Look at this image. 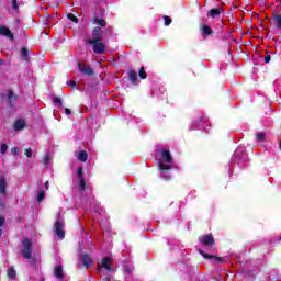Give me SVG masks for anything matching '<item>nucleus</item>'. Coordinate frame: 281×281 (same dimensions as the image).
Returning <instances> with one entry per match:
<instances>
[{"instance_id": "nucleus-48", "label": "nucleus", "mask_w": 281, "mask_h": 281, "mask_svg": "<svg viewBox=\"0 0 281 281\" xmlns=\"http://www.w3.org/2000/svg\"><path fill=\"white\" fill-rule=\"evenodd\" d=\"M167 179H170V176H165Z\"/></svg>"}, {"instance_id": "nucleus-38", "label": "nucleus", "mask_w": 281, "mask_h": 281, "mask_svg": "<svg viewBox=\"0 0 281 281\" xmlns=\"http://www.w3.org/2000/svg\"><path fill=\"white\" fill-rule=\"evenodd\" d=\"M68 87H71L72 89H76L77 83L74 80L68 81Z\"/></svg>"}, {"instance_id": "nucleus-46", "label": "nucleus", "mask_w": 281, "mask_h": 281, "mask_svg": "<svg viewBox=\"0 0 281 281\" xmlns=\"http://www.w3.org/2000/svg\"><path fill=\"white\" fill-rule=\"evenodd\" d=\"M3 65V59L0 58V66Z\"/></svg>"}, {"instance_id": "nucleus-18", "label": "nucleus", "mask_w": 281, "mask_h": 281, "mask_svg": "<svg viewBox=\"0 0 281 281\" xmlns=\"http://www.w3.org/2000/svg\"><path fill=\"white\" fill-rule=\"evenodd\" d=\"M201 32L202 34H204V36H212V34H214V31L212 30V27L206 24L202 25Z\"/></svg>"}, {"instance_id": "nucleus-37", "label": "nucleus", "mask_w": 281, "mask_h": 281, "mask_svg": "<svg viewBox=\"0 0 281 281\" xmlns=\"http://www.w3.org/2000/svg\"><path fill=\"white\" fill-rule=\"evenodd\" d=\"M44 164L47 166V164H49V161H52V158L49 157V155H46L43 159Z\"/></svg>"}, {"instance_id": "nucleus-45", "label": "nucleus", "mask_w": 281, "mask_h": 281, "mask_svg": "<svg viewBox=\"0 0 281 281\" xmlns=\"http://www.w3.org/2000/svg\"><path fill=\"white\" fill-rule=\"evenodd\" d=\"M0 236H3V229H0Z\"/></svg>"}, {"instance_id": "nucleus-8", "label": "nucleus", "mask_w": 281, "mask_h": 281, "mask_svg": "<svg viewBox=\"0 0 281 281\" xmlns=\"http://www.w3.org/2000/svg\"><path fill=\"white\" fill-rule=\"evenodd\" d=\"M79 260L82 262V267H85V269H91V267H93V259H91V256L87 254H81Z\"/></svg>"}, {"instance_id": "nucleus-9", "label": "nucleus", "mask_w": 281, "mask_h": 281, "mask_svg": "<svg viewBox=\"0 0 281 281\" xmlns=\"http://www.w3.org/2000/svg\"><path fill=\"white\" fill-rule=\"evenodd\" d=\"M199 254L205 259L214 260L215 262H217V265H223V262H225V259L223 257H216L207 252H204L203 250H199Z\"/></svg>"}, {"instance_id": "nucleus-31", "label": "nucleus", "mask_w": 281, "mask_h": 281, "mask_svg": "<svg viewBox=\"0 0 281 281\" xmlns=\"http://www.w3.org/2000/svg\"><path fill=\"white\" fill-rule=\"evenodd\" d=\"M0 153L2 155H5V153H8V144L3 143L1 146H0Z\"/></svg>"}, {"instance_id": "nucleus-13", "label": "nucleus", "mask_w": 281, "mask_h": 281, "mask_svg": "<svg viewBox=\"0 0 281 281\" xmlns=\"http://www.w3.org/2000/svg\"><path fill=\"white\" fill-rule=\"evenodd\" d=\"M271 23L277 27V30H281V14L274 13L272 19L270 20Z\"/></svg>"}, {"instance_id": "nucleus-10", "label": "nucleus", "mask_w": 281, "mask_h": 281, "mask_svg": "<svg viewBox=\"0 0 281 281\" xmlns=\"http://www.w3.org/2000/svg\"><path fill=\"white\" fill-rule=\"evenodd\" d=\"M90 23L93 25H99V27H106V20L101 19L98 15L92 16Z\"/></svg>"}, {"instance_id": "nucleus-5", "label": "nucleus", "mask_w": 281, "mask_h": 281, "mask_svg": "<svg viewBox=\"0 0 281 281\" xmlns=\"http://www.w3.org/2000/svg\"><path fill=\"white\" fill-rule=\"evenodd\" d=\"M88 45L92 46V52H94V54H104V52H106V45H104L103 41H99V42H88Z\"/></svg>"}, {"instance_id": "nucleus-39", "label": "nucleus", "mask_w": 281, "mask_h": 281, "mask_svg": "<svg viewBox=\"0 0 281 281\" xmlns=\"http://www.w3.org/2000/svg\"><path fill=\"white\" fill-rule=\"evenodd\" d=\"M5 225V217L0 215V227H3Z\"/></svg>"}, {"instance_id": "nucleus-22", "label": "nucleus", "mask_w": 281, "mask_h": 281, "mask_svg": "<svg viewBox=\"0 0 281 281\" xmlns=\"http://www.w3.org/2000/svg\"><path fill=\"white\" fill-rule=\"evenodd\" d=\"M138 77L140 78V80H146V78H148V74L146 72V68H144V67L139 68Z\"/></svg>"}, {"instance_id": "nucleus-12", "label": "nucleus", "mask_w": 281, "mask_h": 281, "mask_svg": "<svg viewBox=\"0 0 281 281\" xmlns=\"http://www.w3.org/2000/svg\"><path fill=\"white\" fill-rule=\"evenodd\" d=\"M0 36H7L10 41H14V34L8 29V26H0Z\"/></svg>"}, {"instance_id": "nucleus-44", "label": "nucleus", "mask_w": 281, "mask_h": 281, "mask_svg": "<svg viewBox=\"0 0 281 281\" xmlns=\"http://www.w3.org/2000/svg\"><path fill=\"white\" fill-rule=\"evenodd\" d=\"M103 281H111V276H106Z\"/></svg>"}, {"instance_id": "nucleus-27", "label": "nucleus", "mask_w": 281, "mask_h": 281, "mask_svg": "<svg viewBox=\"0 0 281 281\" xmlns=\"http://www.w3.org/2000/svg\"><path fill=\"white\" fill-rule=\"evenodd\" d=\"M257 137V142H265L267 134H265L263 132H260L256 135Z\"/></svg>"}, {"instance_id": "nucleus-3", "label": "nucleus", "mask_w": 281, "mask_h": 281, "mask_svg": "<svg viewBox=\"0 0 281 281\" xmlns=\"http://www.w3.org/2000/svg\"><path fill=\"white\" fill-rule=\"evenodd\" d=\"M113 260L111 259V257H104L101 260V263H98V268L99 269H105V271H109V273H114L115 269H113Z\"/></svg>"}, {"instance_id": "nucleus-17", "label": "nucleus", "mask_w": 281, "mask_h": 281, "mask_svg": "<svg viewBox=\"0 0 281 281\" xmlns=\"http://www.w3.org/2000/svg\"><path fill=\"white\" fill-rule=\"evenodd\" d=\"M8 190V182L5 178H0V194L5 195Z\"/></svg>"}, {"instance_id": "nucleus-7", "label": "nucleus", "mask_w": 281, "mask_h": 281, "mask_svg": "<svg viewBox=\"0 0 281 281\" xmlns=\"http://www.w3.org/2000/svg\"><path fill=\"white\" fill-rule=\"evenodd\" d=\"M55 234L58 236L61 240L65 238V223L61 221H57L54 226Z\"/></svg>"}, {"instance_id": "nucleus-29", "label": "nucleus", "mask_w": 281, "mask_h": 281, "mask_svg": "<svg viewBox=\"0 0 281 281\" xmlns=\"http://www.w3.org/2000/svg\"><path fill=\"white\" fill-rule=\"evenodd\" d=\"M21 54H22L23 58H30V50H27V47H22Z\"/></svg>"}, {"instance_id": "nucleus-26", "label": "nucleus", "mask_w": 281, "mask_h": 281, "mask_svg": "<svg viewBox=\"0 0 281 281\" xmlns=\"http://www.w3.org/2000/svg\"><path fill=\"white\" fill-rule=\"evenodd\" d=\"M77 177H78V179H85V168L78 167Z\"/></svg>"}, {"instance_id": "nucleus-43", "label": "nucleus", "mask_w": 281, "mask_h": 281, "mask_svg": "<svg viewBox=\"0 0 281 281\" xmlns=\"http://www.w3.org/2000/svg\"><path fill=\"white\" fill-rule=\"evenodd\" d=\"M212 281H221V277H213Z\"/></svg>"}, {"instance_id": "nucleus-32", "label": "nucleus", "mask_w": 281, "mask_h": 281, "mask_svg": "<svg viewBox=\"0 0 281 281\" xmlns=\"http://www.w3.org/2000/svg\"><path fill=\"white\" fill-rule=\"evenodd\" d=\"M164 23L168 27V25H170V23H172V19H170V16H168V15H165Z\"/></svg>"}, {"instance_id": "nucleus-1", "label": "nucleus", "mask_w": 281, "mask_h": 281, "mask_svg": "<svg viewBox=\"0 0 281 281\" xmlns=\"http://www.w3.org/2000/svg\"><path fill=\"white\" fill-rule=\"evenodd\" d=\"M22 258L29 260V265L33 269H36V263L38 262V259H36V257H32V254L34 252V249L32 248V240H30L29 238H24L22 240Z\"/></svg>"}, {"instance_id": "nucleus-20", "label": "nucleus", "mask_w": 281, "mask_h": 281, "mask_svg": "<svg viewBox=\"0 0 281 281\" xmlns=\"http://www.w3.org/2000/svg\"><path fill=\"white\" fill-rule=\"evenodd\" d=\"M55 278L58 280H63L65 278V274L63 273V266H58L55 268Z\"/></svg>"}, {"instance_id": "nucleus-11", "label": "nucleus", "mask_w": 281, "mask_h": 281, "mask_svg": "<svg viewBox=\"0 0 281 281\" xmlns=\"http://www.w3.org/2000/svg\"><path fill=\"white\" fill-rule=\"evenodd\" d=\"M160 156L166 164H172V154H170V150L161 149Z\"/></svg>"}, {"instance_id": "nucleus-30", "label": "nucleus", "mask_w": 281, "mask_h": 281, "mask_svg": "<svg viewBox=\"0 0 281 281\" xmlns=\"http://www.w3.org/2000/svg\"><path fill=\"white\" fill-rule=\"evenodd\" d=\"M45 201V191H40L37 194V203Z\"/></svg>"}, {"instance_id": "nucleus-47", "label": "nucleus", "mask_w": 281, "mask_h": 281, "mask_svg": "<svg viewBox=\"0 0 281 281\" xmlns=\"http://www.w3.org/2000/svg\"><path fill=\"white\" fill-rule=\"evenodd\" d=\"M279 147H280V149H281V140H280V143H279Z\"/></svg>"}, {"instance_id": "nucleus-14", "label": "nucleus", "mask_w": 281, "mask_h": 281, "mask_svg": "<svg viewBox=\"0 0 281 281\" xmlns=\"http://www.w3.org/2000/svg\"><path fill=\"white\" fill-rule=\"evenodd\" d=\"M225 12L224 8H215V9H211L209 11V16H211V19H216V16H221V13Z\"/></svg>"}, {"instance_id": "nucleus-16", "label": "nucleus", "mask_w": 281, "mask_h": 281, "mask_svg": "<svg viewBox=\"0 0 281 281\" xmlns=\"http://www.w3.org/2000/svg\"><path fill=\"white\" fill-rule=\"evenodd\" d=\"M8 102L9 106L12 109L16 102V97L14 95V91L9 90L8 92Z\"/></svg>"}, {"instance_id": "nucleus-19", "label": "nucleus", "mask_w": 281, "mask_h": 281, "mask_svg": "<svg viewBox=\"0 0 281 281\" xmlns=\"http://www.w3.org/2000/svg\"><path fill=\"white\" fill-rule=\"evenodd\" d=\"M128 79L132 85H137V72L134 69L128 70Z\"/></svg>"}, {"instance_id": "nucleus-6", "label": "nucleus", "mask_w": 281, "mask_h": 281, "mask_svg": "<svg viewBox=\"0 0 281 281\" xmlns=\"http://www.w3.org/2000/svg\"><path fill=\"white\" fill-rule=\"evenodd\" d=\"M77 67L80 74H82L83 76H93L95 74L93 71V68L89 64L78 63Z\"/></svg>"}, {"instance_id": "nucleus-23", "label": "nucleus", "mask_w": 281, "mask_h": 281, "mask_svg": "<svg viewBox=\"0 0 281 281\" xmlns=\"http://www.w3.org/2000/svg\"><path fill=\"white\" fill-rule=\"evenodd\" d=\"M7 276H8V278H10V280H15L16 279V270H14V268H9Z\"/></svg>"}, {"instance_id": "nucleus-36", "label": "nucleus", "mask_w": 281, "mask_h": 281, "mask_svg": "<svg viewBox=\"0 0 281 281\" xmlns=\"http://www.w3.org/2000/svg\"><path fill=\"white\" fill-rule=\"evenodd\" d=\"M25 155L29 159L32 158V148L25 149Z\"/></svg>"}, {"instance_id": "nucleus-35", "label": "nucleus", "mask_w": 281, "mask_h": 281, "mask_svg": "<svg viewBox=\"0 0 281 281\" xmlns=\"http://www.w3.org/2000/svg\"><path fill=\"white\" fill-rule=\"evenodd\" d=\"M11 5H12L13 10L19 9V3L16 2V0H11Z\"/></svg>"}, {"instance_id": "nucleus-15", "label": "nucleus", "mask_w": 281, "mask_h": 281, "mask_svg": "<svg viewBox=\"0 0 281 281\" xmlns=\"http://www.w3.org/2000/svg\"><path fill=\"white\" fill-rule=\"evenodd\" d=\"M14 131H23L25 128V120L18 119L13 124Z\"/></svg>"}, {"instance_id": "nucleus-34", "label": "nucleus", "mask_w": 281, "mask_h": 281, "mask_svg": "<svg viewBox=\"0 0 281 281\" xmlns=\"http://www.w3.org/2000/svg\"><path fill=\"white\" fill-rule=\"evenodd\" d=\"M11 153H12V155L16 156V155H19V153H21V149L19 147H13V148H11Z\"/></svg>"}, {"instance_id": "nucleus-41", "label": "nucleus", "mask_w": 281, "mask_h": 281, "mask_svg": "<svg viewBox=\"0 0 281 281\" xmlns=\"http://www.w3.org/2000/svg\"><path fill=\"white\" fill-rule=\"evenodd\" d=\"M66 115H71V110L69 108H65Z\"/></svg>"}, {"instance_id": "nucleus-21", "label": "nucleus", "mask_w": 281, "mask_h": 281, "mask_svg": "<svg viewBox=\"0 0 281 281\" xmlns=\"http://www.w3.org/2000/svg\"><path fill=\"white\" fill-rule=\"evenodd\" d=\"M158 168H159V170L165 172L166 170H172V165H167V164H164V162L159 161L158 162Z\"/></svg>"}, {"instance_id": "nucleus-25", "label": "nucleus", "mask_w": 281, "mask_h": 281, "mask_svg": "<svg viewBox=\"0 0 281 281\" xmlns=\"http://www.w3.org/2000/svg\"><path fill=\"white\" fill-rule=\"evenodd\" d=\"M79 161H87V159H89V154H87V151L82 150L79 153L78 156Z\"/></svg>"}, {"instance_id": "nucleus-24", "label": "nucleus", "mask_w": 281, "mask_h": 281, "mask_svg": "<svg viewBox=\"0 0 281 281\" xmlns=\"http://www.w3.org/2000/svg\"><path fill=\"white\" fill-rule=\"evenodd\" d=\"M85 190H87V181L85 178H81L79 180V192H85Z\"/></svg>"}, {"instance_id": "nucleus-40", "label": "nucleus", "mask_w": 281, "mask_h": 281, "mask_svg": "<svg viewBox=\"0 0 281 281\" xmlns=\"http://www.w3.org/2000/svg\"><path fill=\"white\" fill-rule=\"evenodd\" d=\"M265 63H266V64L271 63V55H267V56L265 57Z\"/></svg>"}, {"instance_id": "nucleus-4", "label": "nucleus", "mask_w": 281, "mask_h": 281, "mask_svg": "<svg viewBox=\"0 0 281 281\" xmlns=\"http://www.w3.org/2000/svg\"><path fill=\"white\" fill-rule=\"evenodd\" d=\"M199 240L203 247H214L216 243L212 234L202 235Z\"/></svg>"}, {"instance_id": "nucleus-42", "label": "nucleus", "mask_w": 281, "mask_h": 281, "mask_svg": "<svg viewBox=\"0 0 281 281\" xmlns=\"http://www.w3.org/2000/svg\"><path fill=\"white\" fill-rule=\"evenodd\" d=\"M44 187H45L46 190H49V181H46V182L44 183Z\"/></svg>"}, {"instance_id": "nucleus-2", "label": "nucleus", "mask_w": 281, "mask_h": 281, "mask_svg": "<svg viewBox=\"0 0 281 281\" xmlns=\"http://www.w3.org/2000/svg\"><path fill=\"white\" fill-rule=\"evenodd\" d=\"M92 38L87 40V43H100L104 41V34L102 33V27L95 26L92 32Z\"/></svg>"}, {"instance_id": "nucleus-28", "label": "nucleus", "mask_w": 281, "mask_h": 281, "mask_svg": "<svg viewBox=\"0 0 281 281\" xmlns=\"http://www.w3.org/2000/svg\"><path fill=\"white\" fill-rule=\"evenodd\" d=\"M67 19H69V21L72 23H78V16H76L74 13H68Z\"/></svg>"}, {"instance_id": "nucleus-33", "label": "nucleus", "mask_w": 281, "mask_h": 281, "mask_svg": "<svg viewBox=\"0 0 281 281\" xmlns=\"http://www.w3.org/2000/svg\"><path fill=\"white\" fill-rule=\"evenodd\" d=\"M53 102H54V104H59V106H63V99H60L58 97H54Z\"/></svg>"}]
</instances>
